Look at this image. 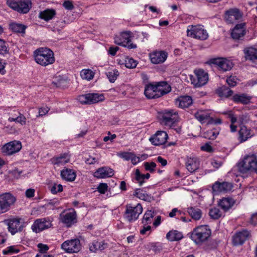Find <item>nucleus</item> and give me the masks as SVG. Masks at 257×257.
<instances>
[{"instance_id": "1", "label": "nucleus", "mask_w": 257, "mask_h": 257, "mask_svg": "<svg viewBox=\"0 0 257 257\" xmlns=\"http://www.w3.org/2000/svg\"><path fill=\"white\" fill-rule=\"evenodd\" d=\"M171 90V87L166 82L150 83L146 85L144 94L148 99H155L169 93Z\"/></svg>"}, {"instance_id": "2", "label": "nucleus", "mask_w": 257, "mask_h": 257, "mask_svg": "<svg viewBox=\"0 0 257 257\" xmlns=\"http://www.w3.org/2000/svg\"><path fill=\"white\" fill-rule=\"evenodd\" d=\"M34 56L36 62L43 66H46L55 62L54 53L47 48H40L34 52Z\"/></svg>"}, {"instance_id": "3", "label": "nucleus", "mask_w": 257, "mask_h": 257, "mask_svg": "<svg viewBox=\"0 0 257 257\" xmlns=\"http://www.w3.org/2000/svg\"><path fill=\"white\" fill-rule=\"evenodd\" d=\"M237 167L240 173L253 172L257 174V157L254 155L246 156L238 164Z\"/></svg>"}, {"instance_id": "4", "label": "nucleus", "mask_w": 257, "mask_h": 257, "mask_svg": "<svg viewBox=\"0 0 257 257\" xmlns=\"http://www.w3.org/2000/svg\"><path fill=\"white\" fill-rule=\"evenodd\" d=\"M7 5L20 14H27L32 7L31 0H7Z\"/></svg>"}, {"instance_id": "5", "label": "nucleus", "mask_w": 257, "mask_h": 257, "mask_svg": "<svg viewBox=\"0 0 257 257\" xmlns=\"http://www.w3.org/2000/svg\"><path fill=\"white\" fill-rule=\"evenodd\" d=\"M16 201V197L10 193L0 194V214L8 211Z\"/></svg>"}, {"instance_id": "6", "label": "nucleus", "mask_w": 257, "mask_h": 257, "mask_svg": "<svg viewBox=\"0 0 257 257\" xmlns=\"http://www.w3.org/2000/svg\"><path fill=\"white\" fill-rule=\"evenodd\" d=\"M194 241L196 244H201L206 241L211 235V230L207 225L198 226L194 229Z\"/></svg>"}, {"instance_id": "7", "label": "nucleus", "mask_w": 257, "mask_h": 257, "mask_svg": "<svg viewBox=\"0 0 257 257\" xmlns=\"http://www.w3.org/2000/svg\"><path fill=\"white\" fill-rule=\"evenodd\" d=\"M179 119L177 111L165 110L162 113L161 122L164 125L173 128Z\"/></svg>"}, {"instance_id": "8", "label": "nucleus", "mask_w": 257, "mask_h": 257, "mask_svg": "<svg viewBox=\"0 0 257 257\" xmlns=\"http://www.w3.org/2000/svg\"><path fill=\"white\" fill-rule=\"evenodd\" d=\"M142 211L143 207L140 203L135 206L127 205L124 213V218L130 222H134L138 218Z\"/></svg>"}, {"instance_id": "9", "label": "nucleus", "mask_w": 257, "mask_h": 257, "mask_svg": "<svg viewBox=\"0 0 257 257\" xmlns=\"http://www.w3.org/2000/svg\"><path fill=\"white\" fill-rule=\"evenodd\" d=\"M77 99L82 104H90L102 101L104 97L102 94L87 93L79 95Z\"/></svg>"}, {"instance_id": "10", "label": "nucleus", "mask_w": 257, "mask_h": 257, "mask_svg": "<svg viewBox=\"0 0 257 257\" xmlns=\"http://www.w3.org/2000/svg\"><path fill=\"white\" fill-rule=\"evenodd\" d=\"M8 226V230L12 235L21 232L24 228V222L21 218L13 217L5 220Z\"/></svg>"}, {"instance_id": "11", "label": "nucleus", "mask_w": 257, "mask_h": 257, "mask_svg": "<svg viewBox=\"0 0 257 257\" xmlns=\"http://www.w3.org/2000/svg\"><path fill=\"white\" fill-rule=\"evenodd\" d=\"M206 63L210 65H215L219 70L223 71L230 70L233 66V64L231 61L223 58H211Z\"/></svg>"}, {"instance_id": "12", "label": "nucleus", "mask_w": 257, "mask_h": 257, "mask_svg": "<svg viewBox=\"0 0 257 257\" xmlns=\"http://www.w3.org/2000/svg\"><path fill=\"white\" fill-rule=\"evenodd\" d=\"M114 43L120 46L127 47L129 49L137 48V45L131 43V34L130 32H125L121 33L119 37H115Z\"/></svg>"}, {"instance_id": "13", "label": "nucleus", "mask_w": 257, "mask_h": 257, "mask_svg": "<svg viewBox=\"0 0 257 257\" xmlns=\"http://www.w3.org/2000/svg\"><path fill=\"white\" fill-rule=\"evenodd\" d=\"M61 248L67 252L76 253L80 250L81 245L78 239H73L64 241L61 244Z\"/></svg>"}, {"instance_id": "14", "label": "nucleus", "mask_w": 257, "mask_h": 257, "mask_svg": "<svg viewBox=\"0 0 257 257\" xmlns=\"http://www.w3.org/2000/svg\"><path fill=\"white\" fill-rule=\"evenodd\" d=\"M52 226V221L49 219L43 218L36 219L32 225L31 228L33 232L39 233Z\"/></svg>"}, {"instance_id": "15", "label": "nucleus", "mask_w": 257, "mask_h": 257, "mask_svg": "<svg viewBox=\"0 0 257 257\" xmlns=\"http://www.w3.org/2000/svg\"><path fill=\"white\" fill-rule=\"evenodd\" d=\"M61 221L67 227H70L77 222V215L73 209L64 211L60 214Z\"/></svg>"}, {"instance_id": "16", "label": "nucleus", "mask_w": 257, "mask_h": 257, "mask_svg": "<svg viewBox=\"0 0 257 257\" xmlns=\"http://www.w3.org/2000/svg\"><path fill=\"white\" fill-rule=\"evenodd\" d=\"M196 78H194V87H200L207 82L208 80V73L202 69H196L194 71Z\"/></svg>"}, {"instance_id": "17", "label": "nucleus", "mask_w": 257, "mask_h": 257, "mask_svg": "<svg viewBox=\"0 0 257 257\" xmlns=\"http://www.w3.org/2000/svg\"><path fill=\"white\" fill-rule=\"evenodd\" d=\"M22 144L20 141H13L5 145L2 148L4 153L6 155H12L20 151Z\"/></svg>"}, {"instance_id": "18", "label": "nucleus", "mask_w": 257, "mask_h": 257, "mask_svg": "<svg viewBox=\"0 0 257 257\" xmlns=\"http://www.w3.org/2000/svg\"><path fill=\"white\" fill-rule=\"evenodd\" d=\"M242 15L237 9H231L226 11L225 13V20L228 23H233L234 21L240 19Z\"/></svg>"}, {"instance_id": "19", "label": "nucleus", "mask_w": 257, "mask_h": 257, "mask_svg": "<svg viewBox=\"0 0 257 257\" xmlns=\"http://www.w3.org/2000/svg\"><path fill=\"white\" fill-rule=\"evenodd\" d=\"M168 139V135L165 131H158L152 137L150 138V141L152 144L155 146H160L165 143Z\"/></svg>"}, {"instance_id": "20", "label": "nucleus", "mask_w": 257, "mask_h": 257, "mask_svg": "<svg viewBox=\"0 0 257 257\" xmlns=\"http://www.w3.org/2000/svg\"><path fill=\"white\" fill-rule=\"evenodd\" d=\"M250 232L247 230H243L235 233L232 237V243L234 245L242 244L249 237Z\"/></svg>"}, {"instance_id": "21", "label": "nucleus", "mask_w": 257, "mask_h": 257, "mask_svg": "<svg viewBox=\"0 0 257 257\" xmlns=\"http://www.w3.org/2000/svg\"><path fill=\"white\" fill-rule=\"evenodd\" d=\"M167 56V53L163 51H154L150 54L152 63L156 64L163 63L166 60Z\"/></svg>"}, {"instance_id": "22", "label": "nucleus", "mask_w": 257, "mask_h": 257, "mask_svg": "<svg viewBox=\"0 0 257 257\" xmlns=\"http://www.w3.org/2000/svg\"><path fill=\"white\" fill-rule=\"evenodd\" d=\"M193 103L192 97L188 95H182L175 99V103L176 106L181 108H188Z\"/></svg>"}, {"instance_id": "23", "label": "nucleus", "mask_w": 257, "mask_h": 257, "mask_svg": "<svg viewBox=\"0 0 257 257\" xmlns=\"http://www.w3.org/2000/svg\"><path fill=\"white\" fill-rule=\"evenodd\" d=\"M253 135V133L250 128L245 125H242L238 132V140L240 143H242L247 141Z\"/></svg>"}, {"instance_id": "24", "label": "nucleus", "mask_w": 257, "mask_h": 257, "mask_svg": "<svg viewBox=\"0 0 257 257\" xmlns=\"http://www.w3.org/2000/svg\"><path fill=\"white\" fill-rule=\"evenodd\" d=\"M231 183L226 182L220 183L215 182L212 186V190L216 192H226L230 191L232 189Z\"/></svg>"}, {"instance_id": "25", "label": "nucleus", "mask_w": 257, "mask_h": 257, "mask_svg": "<svg viewBox=\"0 0 257 257\" xmlns=\"http://www.w3.org/2000/svg\"><path fill=\"white\" fill-rule=\"evenodd\" d=\"M114 175L113 170L108 167H103L98 169L94 173V177L97 178H105L112 177Z\"/></svg>"}, {"instance_id": "26", "label": "nucleus", "mask_w": 257, "mask_h": 257, "mask_svg": "<svg viewBox=\"0 0 257 257\" xmlns=\"http://www.w3.org/2000/svg\"><path fill=\"white\" fill-rule=\"evenodd\" d=\"M244 57L246 60H249L257 64V49L253 47L245 48L243 50Z\"/></svg>"}, {"instance_id": "27", "label": "nucleus", "mask_w": 257, "mask_h": 257, "mask_svg": "<svg viewBox=\"0 0 257 257\" xmlns=\"http://www.w3.org/2000/svg\"><path fill=\"white\" fill-rule=\"evenodd\" d=\"M208 37L206 30L203 26L198 25L194 26V38L201 40H205Z\"/></svg>"}, {"instance_id": "28", "label": "nucleus", "mask_w": 257, "mask_h": 257, "mask_svg": "<svg viewBox=\"0 0 257 257\" xmlns=\"http://www.w3.org/2000/svg\"><path fill=\"white\" fill-rule=\"evenodd\" d=\"M245 24L241 23L235 26L231 32V37L234 39H239L245 34Z\"/></svg>"}, {"instance_id": "29", "label": "nucleus", "mask_w": 257, "mask_h": 257, "mask_svg": "<svg viewBox=\"0 0 257 257\" xmlns=\"http://www.w3.org/2000/svg\"><path fill=\"white\" fill-rule=\"evenodd\" d=\"M252 97L246 93L235 94L232 97V100L237 103L243 104H248L250 102Z\"/></svg>"}, {"instance_id": "30", "label": "nucleus", "mask_w": 257, "mask_h": 257, "mask_svg": "<svg viewBox=\"0 0 257 257\" xmlns=\"http://www.w3.org/2000/svg\"><path fill=\"white\" fill-rule=\"evenodd\" d=\"M107 246V244L103 241H98L96 240L93 241L89 245L90 250L92 252H96L97 250H103Z\"/></svg>"}, {"instance_id": "31", "label": "nucleus", "mask_w": 257, "mask_h": 257, "mask_svg": "<svg viewBox=\"0 0 257 257\" xmlns=\"http://www.w3.org/2000/svg\"><path fill=\"white\" fill-rule=\"evenodd\" d=\"M134 195L140 199L148 202H151L153 200V197L151 194H147L145 191L140 188L135 190Z\"/></svg>"}, {"instance_id": "32", "label": "nucleus", "mask_w": 257, "mask_h": 257, "mask_svg": "<svg viewBox=\"0 0 257 257\" xmlns=\"http://www.w3.org/2000/svg\"><path fill=\"white\" fill-rule=\"evenodd\" d=\"M61 177L68 181H73L76 178V174L73 170L66 169L61 171Z\"/></svg>"}, {"instance_id": "33", "label": "nucleus", "mask_w": 257, "mask_h": 257, "mask_svg": "<svg viewBox=\"0 0 257 257\" xmlns=\"http://www.w3.org/2000/svg\"><path fill=\"white\" fill-rule=\"evenodd\" d=\"M56 15V11L53 9H46L39 13V17L46 21H48L53 18Z\"/></svg>"}, {"instance_id": "34", "label": "nucleus", "mask_w": 257, "mask_h": 257, "mask_svg": "<svg viewBox=\"0 0 257 257\" xmlns=\"http://www.w3.org/2000/svg\"><path fill=\"white\" fill-rule=\"evenodd\" d=\"M51 161L54 165H63L69 161V158L67 154H61L59 157L53 158Z\"/></svg>"}, {"instance_id": "35", "label": "nucleus", "mask_w": 257, "mask_h": 257, "mask_svg": "<svg viewBox=\"0 0 257 257\" xmlns=\"http://www.w3.org/2000/svg\"><path fill=\"white\" fill-rule=\"evenodd\" d=\"M233 199L229 198H224L221 199L219 202V206L225 211L229 210L234 204Z\"/></svg>"}, {"instance_id": "36", "label": "nucleus", "mask_w": 257, "mask_h": 257, "mask_svg": "<svg viewBox=\"0 0 257 257\" xmlns=\"http://www.w3.org/2000/svg\"><path fill=\"white\" fill-rule=\"evenodd\" d=\"M166 238L170 241H177L183 238V234L177 230H172L167 233Z\"/></svg>"}, {"instance_id": "37", "label": "nucleus", "mask_w": 257, "mask_h": 257, "mask_svg": "<svg viewBox=\"0 0 257 257\" xmlns=\"http://www.w3.org/2000/svg\"><path fill=\"white\" fill-rule=\"evenodd\" d=\"M216 93L221 97H228L233 94V91L229 88L223 86L216 90Z\"/></svg>"}, {"instance_id": "38", "label": "nucleus", "mask_w": 257, "mask_h": 257, "mask_svg": "<svg viewBox=\"0 0 257 257\" xmlns=\"http://www.w3.org/2000/svg\"><path fill=\"white\" fill-rule=\"evenodd\" d=\"M18 115L16 117H10L8 118L9 122L15 121V122L19 123L22 125H24L26 124L27 118L24 115L20 112H18Z\"/></svg>"}, {"instance_id": "39", "label": "nucleus", "mask_w": 257, "mask_h": 257, "mask_svg": "<svg viewBox=\"0 0 257 257\" xmlns=\"http://www.w3.org/2000/svg\"><path fill=\"white\" fill-rule=\"evenodd\" d=\"M195 116L201 123H203L209 118V114L206 111L201 110L195 113Z\"/></svg>"}, {"instance_id": "40", "label": "nucleus", "mask_w": 257, "mask_h": 257, "mask_svg": "<svg viewBox=\"0 0 257 257\" xmlns=\"http://www.w3.org/2000/svg\"><path fill=\"white\" fill-rule=\"evenodd\" d=\"M150 177V175L149 173L142 174L140 173L139 169H136L135 172V178L140 186L143 185L145 179H148Z\"/></svg>"}, {"instance_id": "41", "label": "nucleus", "mask_w": 257, "mask_h": 257, "mask_svg": "<svg viewBox=\"0 0 257 257\" xmlns=\"http://www.w3.org/2000/svg\"><path fill=\"white\" fill-rule=\"evenodd\" d=\"M10 29L14 32L24 33H25L26 27L20 24L11 23L10 25Z\"/></svg>"}, {"instance_id": "42", "label": "nucleus", "mask_w": 257, "mask_h": 257, "mask_svg": "<svg viewBox=\"0 0 257 257\" xmlns=\"http://www.w3.org/2000/svg\"><path fill=\"white\" fill-rule=\"evenodd\" d=\"M80 75L82 79L90 80L93 78L94 72L90 69H83L80 72Z\"/></svg>"}, {"instance_id": "43", "label": "nucleus", "mask_w": 257, "mask_h": 257, "mask_svg": "<svg viewBox=\"0 0 257 257\" xmlns=\"http://www.w3.org/2000/svg\"><path fill=\"white\" fill-rule=\"evenodd\" d=\"M154 217V212L151 210H148L145 213L142 223L144 225H148L150 224L152 222V219Z\"/></svg>"}, {"instance_id": "44", "label": "nucleus", "mask_w": 257, "mask_h": 257, "mask_svg": "<svg viewBox=\"0 0 257 257\" xmlns=\"http://www.w3.org/2000/svg\"><path fill=\"white\" fill-rule=\"evenodd\" d=\"M219 134V132L215 129H212L206 131L204 134L203 137L209 140L215 139Z\"/></svg>"}, {"instance_id": "45", "label": "nucleus", "mask_w": 257, "mask_h": 257, "mask_svg": "<svg viewBox=\"0 0 257 257\" xmlns=\"http://www.w3.org/2000/svg\"><path fill=\"white\" fill-rule=\"evenodd\" d=\"M106 74L109 81L113 83L119 75V72L117 70L113 69L108 71Z\"/></svg>"}, {"instance_id": "46", "label": "nucleus", "mask_w": 257, "mask_h": 257, "mask_svg": "<svg viewBox=\"0 0 257 257\" xmlns=\"http://www.w3.org/2000/svg\"><path fill=\"white\" fill-rule=\"evenodd\" d=\"M138 64V62L137 61L135 60L132 58H130L129 57H126L125 58L124 60V65L126 67L133 69L136 67Z\"/></svg>"}, {"instance_id": "47", "label": "nucleus", "mask_w": 257, "mask_h": 257, "mask_svg": "<svg viewBox=\"0 0 257 257\" xmlns=\"http://www.w3.org/2000/svg\"><path fill=\"white\" fill-rule=\"evenodd\" d=\"M222 213L217 208H213L210 210L209 215L211 218L217 219L222 216Z\"/></svg>"}, {"instance_id": "48", "label": "nucleus", "mask_w": 257, "mask_h": 257, "mask_svg": "<svg viewBox=\"0 0 257 257\" xmlns=\"http://www.w3.org/2000/svg\"><path fill=\"white\" fill-rule=\"evenodd\" d=\"M20 251V249L17 246L13 245L7 247L5 249L3 250V253L4 254H8L11 253H16Z\"/></svg>"}, {"instance_id": "49", "label": "nucleus", "mask_w": 257, "mask_h": 257, "mask_svg": "<svg viewBox=\"0 0 257 257\" xmlns=\"http://www.w3.org/2000/svg\"><path fill=\"white\" fill-rule=\"evenodd\" d=\"M144 165L145 170L146 171H149L150 173L154 172L155 171V168L156 167V164L154 162H145Z\"/></svg>"}, {"instance_id": "50", "label": "nucleus", "mask_w": 257, "mask_h": 257, "mask_svg": "<svg viewBox=\"0 0 257 257\" xmlns=\"http://www.w3.org/2000/svg\"><path fill=\"white\" fill-rule=\"evenodd\" d=\"M238 120L241 124L246 123L250 120L249 115L246 113H242L238 116Z\"/></svg>"}, {"instance_id": "51", "label": "nucleus", "mask_w": 257, "mask_h": 257, "mask_svg": "<svg viewBox=\"0 0 257 257\" xmlns=\"http://www.w3.org/2000/svg\"><path fill=\"white\" fill-rule=\"evenodd\" d=\"M8 47L6 42L0 39V54L4 55L8 52Z\"/></svg>"}, {"instance_id": "52", "label": "nucleus", "mask_w": 257, "mask_h": 257, "mask_svg": "<svg viewBox=\"0 0 257 257\" xmlns=\"http://www.w3.org/2000/svg\"><path fill=\"white\" fill-rule=\"evenodd\" d=\"M222 114L226 115L227 117L230 119L231 123H234L237 121V117L234 115L231 110L226 111L222 112Z\"/></svg>"}, {"instance_id": "53", "label": "nucleus", "mask_w": 257, "mask_h": 257, "mask_svg": "<svg viewBox=\"0 0 257 257\" xmlns=\"http://www.w3.org/2000/svg\"><path fill=\"white\" fill-rule=\"evenodd\" d=\"M63 6L67 10L71 11L74 9L73 2L70 0H65L63 3Z\"/></svg>"}, {"instance_id": "54", "label": "nucleus", "mask_w": 257, "mask_h": 257, "mask_svg": "<svg viewBox=\"0 0 257 257\" xmlns=\"http://www.w3.org/2000/svg\"><path fill=\"white\" fill-rule=\"evenodd\" d=\"M51 192L53 194H56L63 191V186L61 184L55 183L51 189Z\"/></svg>"}, {"instance_id": "55", "label": "nucleus", "mask_w": 257, "mask_h": 257, "mask_svg": "<svg viewBox=\"0 0 257 257\" xmlns=\"http://www.w3.org/2000/svg\"><path fill=\"white\" fill-rule=\"evenodd\" d=\"M185 166L186 169L190 173L193 172V158H187L185 162Z\"/></svg>"}, {"instance_id": "56", "label": "nucleus", "mask_w": 257, "mask_h": 257, "mask_svg": "<svg viewBox=\"0 0 257 257\" xmlns=\"http://www.w3.org/2000/svg\"><path fill=\"white\" fill-rule=\"evenodd\" d=\"M98 160L99 158L97 157L89 156L88 158H85V161L87 164L91 165L98 162Z\"/></svg>"}, {"instance_id": "57", "label": "nucleus", "mask_w": 257, "mask_h": 257, "mask_svg": "<svg viewBox=\"0 0 257 257\" xmlns=\"http://www.w3.org/2000/svg\"><path fill=\"white\" fill-rule=\"evenodd\" d=\"M108 185L106 183H100L97 189L100 194H104L107 190Z\"/></svg>"}, {"instance_id": "58", "label": "nucleus", "mask_w": 257, "mask_h": 257, "mask_svg": "<svg viewBox=\"0 0 257 257\" xmlns=\"http://www.w3.org/2000/svg\"><path fill=\"white\" fill-rule=\"evenodd\" d=\"M237 78L235 76H230L226 79L227 83L231 87L235 86L236 85Z\"/></svg>"}, {"instance_id": "59", "label": "nucleus", "mask_w": 257, "mask_h": 257, "mask_svg": "<svg viewBox=\"0 0 257 257\" xmlns=\"http://www.w3.org/2000/svg\"><path fill=\"white\" fill-rule=\"evenodd\" d=\"M4 130L6 132L11 134H15L17 132L14 125H6L4 127Z\"/></svg>"}, {"instance_id": "60", "label": "nucleus", "mask_w": 257, "mask_h": 257, "mask_svg": "<svg viewBox=\"0 0 257 257\" xmlns=\"http://www.w3.org/2000/svg\"><path fill=\"white\" fill-rule=\"evenodd\" d=\"M50 108L47 106L42 107L40 108L39 110V115L37 116V117L42 116L46 115L48 112Z\"/></svg>"}, {"instance_id": "61", "label": "nucleus", "mask_w": 257, "mask_h": 257, "mask_svg": "<svg viewBox=\"0 0 257 257\" xmlns=\"http://www.w3.org/2000/svg\"><path fill=\"white\" fill-rule=\"evenodd\" d=\"M202 213L200 209H196L194 210V219L199 220L202 217Z\"/></svg>"}, {"instance_id": "62", "label": "nucleus", "mask_w": 257, "mask_h": 257, "mask_svg": "<svg viewBox=\"0 0 257 257\" xmlns=\"http://www.w3.org/2000/svg\"><path fill=\"white\" fill-rule=\"evenodd\" d=\"M151 228V226L149 225V224L144 225L143 229L140 230V233L143 235L147 234V232H149L148 234H149L150 233Z\"/></svg>"}, {"instance_id": "63", "label": "nucleus", "mask_w": 257, "mask_h": 257, "mask_svg": "<svg viewBox=\"0 0 257 257\" xmlns=\"http://www.w3.org/2000/svg\"><path fill=\"white\" fill-rule=\"evenodd\" d=\"M38 247L41 253H45L49 249V247L47 245L42 243L38 244Z\"/></svg>"}, {"instance_id": "64", "label": "nucleus", "mask_w": 257, "mask_h": 257, "mask_svg": "<svg viewBox=\"0 0 257 257\" xmlns=\"http://www.w3.org/2000/svg\"><path fill=\"white\" fill-rule=\"evenodd\" d=\"M35 190L34 189L30 188L26 191L25 194L27 197L31 198L34 196Z\"/></svg>"}]
</instances>
